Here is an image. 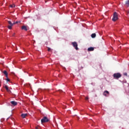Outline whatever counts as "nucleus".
<instances>
[{"label": "nucleus", "instance_id": "obj_1", "mask_svg": "<svg viewBox=\"0 0 129 129\" xmlns=\"http://www.w3.org/2000/svg\"><path fill=\"white\" fill-rule=\"evenodd\" d=\"M117 20H118L117 13L114 12L113 14V18L112 20L113 21V22H115L116 21H117Z\"/></svg>", "mask_w": 129, "mask_h": 129}, {"label": "nucleus", "instance_id": "obj_2", "mask_svg": "<svg viewBox=\"0 0 129 129\" xmlns=\"http://www.w3.org/2000/svg\"><path fill=\"white\" fill-rule=\"evenodd\" d=\"M121 77V74L119 73H115L113 74V78L114 79H118V78H120Z\"/></svg>", "mask_w": 129, "mask_h": 129}, {"label": "nucleus", "instance_id": "obj_3", "mask_svg": "<svg viewBox=\"0 0 129 129\" xmlns=\"http://www.w3.org/2000/svg\"><path fill=\"white\" fill-rule=\"evenodd\" d=\"M41 123H45V122H48L49 121V119L46 116H44L43 118L41 120Z\"/></svg>", "mask_w": 129, "mask_h": 129}, {"label": "nucleus", "instance_id": "obj_4", "mask_svg": "<svg viewBox=\"0 0 129 129\" xmlns=\"http://www.w3.org/2000/svg\"><path fill=\"white\" fill-rule=\"evenodd\" d=\"M8 23L9 25H8V28L9 30H12L13 26L15 25V23H12L11 21H8Z\"/></svg>", "mask_w": 129, "mask_h": 129}, {"label": "nucleus", "instance_id": "obj_5", "mask_svg": "<svg viewBox=\"0 0 129 129\" xmlns=\"http://www.w3.org/2000/svg\"><path fill=\"white\" fill-rule=\"evenodd\" d=\"M72 45L73 46V47L76 49V50H78V44H77V42H72Z\"/></svg>", "mask_w": 129, "mask_h": 129}, {"label": "nucleus", "instance_id": "obj_6", "mask_svg": "<svg viewBox=\"0 0 129 129\" xmlns=\"http://www.w3.org/2000/svg\"><path fill=\"white\" fill-rule=\"evenodd\" d=\"M104 96H108L109 95V92L108 91H105L103 93Z\"/></svg>", "mask_w": 129, "mask_h": 129}, {"label": "nucleus", "instance_id": "obj_7", "mask_svg": "<svg viewBox=\"0 0 129 129\" xmlns=\"http://www.w3.org/2000/svg\"><path fill=\"white\" fill-rule=\"evenodd\" d=\"M11 104H12V105H13L14 106H16V105H17L18 103L15 101H12L11 102Z\"/></svg>", "mask_w": 129, "mask_h": 129}, {"label": "nucleus", "instance_id": "obj_8", "mask_svg": "<svg viewBox=\"0 0 129 129\" xmlns=\"http://www.w3.org/2000/svg\"><path fill=\"white\" fill-rule=\"evenodd\" d=\"M21 29L22 30H24V31H28V27L26 26H22Z\"/></svg>", "mask_w": 129, "mask_h": 129}, {"label": "nucleus", "instance_id": "obj_9", "mask_svg": "<svg viewBox=\"0 0 129 129\" xmlns=\"http://www.w3.org/2000/svg\"><path fill=\"white\" fill-rule=\"evenodd\" d=\"M94 48L91 47L88 48V51H94Z\"/></svg>", "mask_w": 129, "mask_h": 129}, {"label": "nucleus", "instance_id": "obj_10", "mask_svg": "<svg viewBox=\"0 0 129 129\" xmlns=\"http://www.w3.org/2000/svg\"><path fill=\"white\" fill-rule=\"evenodd\" d=\"M3 73L6 75V78H8V72L7 71H4Z\"/></svg>", "mask_w": 129, "mask_h": 129}, {"label": "nucleus", "instance_id": "obj_11", "mask_svg": "<svg viewBox=\"0 0 129 129\" xmlns=\"http://www.w3.org/2000/svg\"><path fill=\"white\" fill-rule=\"evenodd\" d=\"M27 115H28V114L25 113V114H21V116L23 118H25L26 117V116H27Z\"/></svg>", "mask_w": 129, "mask_h": 129}, {"label": "nucleus", "instance_id": "obj_12", "mask_svg": "<svg viewBox=\"0 0 129 129\" xmlns=\"http://www.w3.org/2000/svg\"><path fill=\"white\" fill-rule=\"evenodd\" d=\"M5 88L6 89V90H7V91L8 92H10V91H11V90H10L9 89V87H8V86L6 85V86H5Z\"/></svg>", "mask_w": 129, "mask_h": 129}, {"label": "nucleus", "instance_id": "obj_13", "mask_svg": "<svg viewBox=\"0 0 129 129\" xmlns=\"http://www.w3.org/2000/svg\"><path fill=\"white\" fill-rule=\"evenodd\" d=\"M96 37V34L95 33H93L91 35V37L92 38H95Z\"/></svg>", "mask_w": 129, "mask_h": 129}, {"label": "nucleus", "instance_id": "obj_14", "mask_svg": "<svg viewBox=\"0 0 129 129\" xmlns=\"http://www.w3.org/2000/svg\"><path fill=\"white\" fill-rule=\"evenodd\" d=\"M10 8H15L16 7V5H15V4H12V5H11L10 6Z\"/></svg>", "mask_w": 129, "mask_h": 129}, {"label": "nucleus", "instance_id": "obj_15", "mask_svg": "<svg viewBox=\"0 0 129 129\" xmlns=\"http://www.w3.org/2000/svg\"><path fill=\"white\" fill-rule=\"evenodd\" d=\"M125 5H126V6H127V7H129V1H126V2H125Z\"/></svg>", "mask_w": 129, "mask_h": 129}, {"label": "nucleus", "instance_id": "obj_16", "mask_svg": "<svg viewBox=\"0 0 129 129\" xmlns=\"http://www.w3.org/2000/svg\"><path fill=\"white\" fill-rule=\"evenodd\" d=\"M47 51H48V52H50V51H51V48H50V47H48Z\"/></svg>", "mask_w": 129, "mask_h": 129}, {"label": "nucleus", "instance_id": "obj_17", "mask_svg": "<svg viewBox=\"0 0 129 129\" xmlns=\"http://www.w3.org/2000/svg\"><path fill=\"white\" fill-rule=\"evenodd\" d=\"M123 75H124L125 76H127V74L126 73H125L123 74Z\"/></svg>", "mask_w": 129, "mask_h": 129}, {"label": "nucleus", "instance_id": "obj_18", "mask_svg": "<svg viewBox=\"0 0 129 129\" xmlns=\"http://www.w3.org/2000/svg\"><path fill=\"white\" fill-rule=\"evenodd\" d=\"M6 80H7V81L9 82V81H10V79H9L8 78H7L6 79Z\"/></svg>", "mask_w": 129, "mask_h": 129}, {"label": "nucleus", "instance_id": "obj_19", "mask_svg": "<svg viewBox=\"0 0 129 129\" xmlns=\"http://www.w3.org/2000/svg\"><path fill=\"white\" fill-rule=\"evenodd\" d=\"M18 23H19V22L16 21V22L13 23V24H15V25H16V24H18Z\"/></svg>", "mask_w": 129, "mask_h": 129}, {"label": "nucleus", "instance_id": "obj_20", "mask_svg": "<svg viewBox=\"0 0 129 129\" xmlns=\"http://www.w3.org/2000/svg\"><path fill=\"white\" fill-rule=\"evenodd\" d=\"M85 99H86V100H88V99H89L88 97H86L85 98Z\"/></svg>", "mask_w": 129, "mask_h": 129}, {"label": "nucleus", "instance_id": "obj_21", "mask_svg": "<svg viewBox=\"0 0 129 129\" xmlns=\"http://www.w3.org/2000/svg\"><path fill=\"white\" fill-rule=\"evenodd\" d=\"M15 35H16L15 33H13V34L12 35L13 37H15Z\"/></svg>", "mask_w": 129, "mask_h": 129}, {"label": "nucleus", "instance_id": "obj_22", "mask_svg": "<svg viewBox=\"0 0 129 129\" xmlns=\"http://www.w3.org/2000/svg\"><path fill=\"white\" fill-rule=\"evenodd\" d=\"M36 129H38V127H36Z\"/></svg>", "mask_w": 129, "mask_h": 129}]
</instances>
